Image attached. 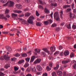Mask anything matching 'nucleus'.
<instances>
[{
  "label": "nucleus",
  "instance_id": "20",
  "mask_svg": "<svg viewBox=\"0 0 76 76\" xmlns=\"http://www.w3.org/2000/svg\"><path fill=\"white\" fill-rule=\"evenodd\" d=\"M43 50V51H44L45 52H46V53H48V54H50V52L48 51V50H47V48H44L42 49Z\"/></svg>",
  "mask_w": 76,
  "mask_h": 76
},
{
  "label": "nucleus",
  "instance_id": "57",
  "mask_svg": "<svg viewBox=\"0 0 76 76\" xmlns=\"http://www.w3.org/2000/svg\"><path fill=\"white\" fill-rule=\"evenodd\" d=\"M9 4V1H8L7 3L3 5L4 6H7V5Z\"/></svg>",
  "mask_w": 76,
  "mask_h": 76
},
{
  "label": "nucleus",
  "instance_id": "22",
  "mask_svg": "<svg viewBox=\"0 0 76 76\" xmlns=\"http://www.w3.org/2000/svg\"><path fill=\"white\" fill-rule=\"evenodd\" d=\"M35 58V56H33L31 57V60H30V62H33L34 61V59Z\"/></svg>",
  "mask_w": 76,
  "mask_h": 76
},
{
  "label": "nucleus",
  "instance_id": "49",
  "mask_svg": "<svg viewBox=\"0 0 76 76\" xmlns=\"http://www.w3.org/2000/svg\"><path fill=\"white\" fill-rule=\"evenodd\" d=\"M16 58H11V61H15L16 60Z\"/></svg>",
  "mask_w": 76,
  "mask_h": 76
},
{
  "label": "nucleus",
  "instance_id": "18",
  "mask_svg": "<svg viewBox=\"0 0 76 76\" xmlns=\"http://www.w3.org/2000/svg\"><path fill=\"white\" fill-rule=\"evenodd\" d=\"M14 13H22V11L18 10H14Z\"/></svg>",
  "mask_w": 76,
  "mask_h": 76
},
{
  "label": "nucleus",
  "instance_id": "59",
  "mask_svg": "<svg viewBox=\"0 0 76 76\" xmlns=\"http://www.w3.org/2000/svg\"><path fill=\"white\" fill-rule=\"evenodd\" d=\"M19 17H23V16H24V14H21L20 15H19Z\"/></svg>",
  "mask_w": 76,
  "mask_h": 76
},
{
  "label": "nucleus",
  "instance_id": "45",
  "mask_svg": "<svg viewBox=\"0 0 76 76\" xmlns=\"http://www.w3.org/2000/svg\"><path fill=\"white\" fill-rule=\"evenodd\" d=\"M36 16H39V14L38 13V11H36Z\"/></svg>",
  "mask_w": 76,
  "mask_h": 76
},
{
  "label": "nucleus",
  "instance_id": "15",
  "mask_svg": "<svg viewBox=\"0 0 76 76\" xmlns=\"http://www.w3.org/2000/svg\"><path fill=\"white\" fill-rule=\"evenodd\" d=\"M6 48L7 49V50H8L9 52H10L12 51V49L10 48V47L9 46H6Z\"/></svg>",
  "mask_w": 76,
  "mask_h": 76
},
{
  "label": "nucleus",
  "instance_id": "36",
  "mask_svg": "<svg viewBox=\"0 0 76 76\" xmlns=\"http://www.w3.org/2000/svg\"><path fill=\"white\" fill-rule=\"evenodd\" d=\"M46 69L47 71H50V70H51V68H50L49 66H48L46 67Z\"/></svg>",
  "mask_w": 76,
  "mask_h": 76
},
{
  "label": "nucleus",
  "instance_id": "47",
  "mask_svg": "<svg viewBox=\"0 0 76 76\" xmlns=\"http://www.w3.org/2000/svg\"><path fill=\"white\" fill-rule=\"evenodd\" d=\"M72 28H73L74 29H76V26L73 24L72 26Z\"/></svg>",
  "mask_w": 76,
  "mask_h": 76
},
{
  "label": "nucleus",
  "instance_id": "32",
  "mask_svg": "<svg viewBox=\"0 0 76 76\" xmlns=\"http://www.w3.org/2000/svg\"><path fill=\"white\" fill-rule=\"evenodd\" d=\"M31 14L30 13L27 12L25 14V16H29Z\"/></svg>",
  "mask_w": 76,
  "mask_h": 76
},
{
  "label": "nucleus",
  "instance_id": "6",
  "mask_svg": "<svg viewBox=\"0 0 76 76\" xmlns=\"http://www.w3.org/2000/svg\"><path fill=\"white\" fill-rule=\"evenodd\" d=\"M36 68L38 71H42V68L41 66L40 65H37Z\"/></svg>",
  "mask_w": 76,
  "mask_h": 76
},
{
  "label": "nucleus",
  "instance_id": "14",
  "mask_svg": "<svg viewBox=\"0 0 76 76\" xmlns=\"http://www.w3.org/2000/svg\"><path fill=\"white\" fill-rule=\"evenodd\" d=\"M44 12L46 13H50V11L47 8H45Z\"/></svg>",
  "mask_w": 76,
  "mask_h": 76
},
{
  "label": "nucleus",
  "instance_id": "29",
  "mask_svg": "<svg viewBox=\"0 0 76 76\" xmlns=\"http://www.w3.org/2000/svg\"><path fill=\"white\" fill-rule=\"evenodd\" d=\"M36 25L37 26H41V23L40 22H37L36 23Z\"/></svg>",
  "mask_w": 76,
  "mask_h": 76
},
{
  "label": "nucleus",
  "instance_id": "4",
  "mask_svg": "<svg viewBox=\"0 0 76 76\" xmlns=\"http://www.w3.org/2000/svg\"><path fill=\"white\" fill-rule=\"evenodd\" d=\"M70 61V60L69 59H67L65 60L62 61V63L64 64H66V63H69Z\"/></svg>",
  "mask_w": 76,
  "mask_h": 76
},
{
  "label": "nucleus",
  "instance_id": "1",
  "mask_svg": "<svg viewBox=\"0 0 76 76\" xmlns=\"http://www.w3.org/2000/svg\"><path fill=\"white\" fill-rule=\"evenodd\" d=\"M53 16L54 19L56 20L60 21V17H59V14H58V12H56L54 13Z\"/></svg>",
  "mask_w": 76,
  "mask_h": 76
},
{
  "label": "nucleus",
  "instance_id": "12",
  "mask_svg": "<svg viewBox=\"0 0 76 76\" xmlns=\"http://www.w3.org/2000/svg\"><path fill=\"white\" fill-rule=\"evenodd\" d=\"M10 67V64H6L4 66V68L7 69H8V67Z\"/></svg>",
  "mask_w": 76,
  "mask_h": 76
},
{
  "label": "nucleus",
  "instance_id": "33",
  "mask_svg": "<svg viewBox=\"0 0 76 76\" xmlns=\"http://www.w3.org/2000/svg\"><path fill=\"white\" fill-rule=\"evenodd\" d=\"M0 1L2 3H5L7 2V0H1Z\"/></svg>",
  "mask_w": 76,
  "mask_h": 76
},
{
  "label": "nucleus",
  "instance_id": "9",
  "mask_svg": "<svg viewBox=\"0 0 76 76\" xmlns=\"http://www.w3.org/2000/svg\"><path fill=\"white\" fill-rule=\"evenodd\" d=\"M9 3L10 5H9V6H10V7H13V6H14V4L13 2L11 1H10Z\"/></svg>",
  "mask_w": 76,
  "mask_h": 76
},
{
  "label": "nucleus",
  "instance_id": "23",
  "mask_svg": "<svg viewBox=\"0 0 76 76\" xmlns=\"http://www.w3.org/2000/svg\"><path fill=\"white\" fill-rule=\"evenodd\" d=\"M34 51L36 53H40V51H41L40 50L38 49H34Z\"/></svg>",
  "mask_w": 76,
  "mask_h": 76
},
{
  "label": "nucleus",
  "instance_id": "28",
  "mask_svg": "<svg viewBox=\"0 0 76 76\" xmlns=\"http://www.w3.org/2000/svg\"><path fill=\"white\" fill-rule=\"evenodd\" d=\"M21 55L23 57H27V56H28V55H27V54L26 53H23Z\"/></svg>",
  "mask_w": 76,
  "mask_h": 76
},
{
  "label": "nucleus",
  "instance_id": "55",
  "mask_svg": "<svg viewBox=\"0 0 76 76\" xmlns=\"http://www.w3.org/2000/svg\"><path fill=\"white\" fill-rule=\"evenodd\" d=\"M60 28L57 27L56 29V31H60Z\"/></svg>",
  "mask_w": 76,
  "mask_h": 76
},
{
  "label": "nucleus",
  "instance_id": "5",
  "mask_svg": "<svg viewBox=\"0 0 76 76\" xmlns=\"http://www.w3.org/2000/svg\"><path fill=\"white\" fill-rule=\"evenodd\" d=\"M41 61V59L40 58L37 59L34 62V64H37L39 63Z\"/></svg>",
  "mask_w": 76,
  "mask_h": 76
},
{
  "label": "nucleus",
  "instance_id": "39",
  "mask_svg": "<svg viewBox=\"0 0 76 76\" xmlns=\"http://www.w3.org/2000/svg\"><path fill=\"white\" fill-rule=\"evenodd\" d=\"M74 56V53H72L70 55V57L71 58L73 57Z\"/></svg>",
  "mask_w": 76,
  "mask_h": 76
},
{
  "label": "nucleus",
  "instance_id": "44",
  "mask_svg": "<svg viewBox=\"0 0 76 76\" xmlns=\"http://www.w3.org/2000/svg\"><path fill=\"white\" fill-rule=\"evenodd\" d=\"M67 28L68 29H70L71 27L70 26V24H69L67 26Z\"/></svg>",
  "mask_w": 76,
  "mask_h": 76
},
{
  "label": "nucleus",
  "instance_id": "58",
  "mask_svg": "<svg viewBox=\"0 0 76 76\" xmlns=\"http://www.w3.org/2000/svg\"><path fill=\"white\" fill-rule=\"evenodd\" d=\"M48 21H49L50 23H52L53 22V20H52L51 19L48 20Z\"/></svg>",
  "mask_w": 76,
  "mask_h": 76
},
{
  "label": "nucleus",
  "instance_id": "41",
  "mask_svg": "<svg viewBox=\"0 0 76 76\" xmlns=\"http://www.w3.org/2000/svg\"><path fill=\"white\" fill-rule=\"evenodd\" d=\"M14 68L15 71H17L19 70V68H18L16 66L14 67Z\"/></svg>",
  "mask_w": 76,
  "mask_h": 76
},
{
  "label": "nucleus",
  "instance_id": "62",
  "mask_svg": "<svg viewBox=\"0 0 76 76\" xmlns=\"http://www.w3.org/2000/svg\"><path fill=\"white\" fill-rule=\"evenodd\" d=\"M23 74H24V73L23 72H21V73L20 76H25V75H23Z\"/></svg>",
  "mask_w": 76,
  "mask_h": 76
},
{
  "label": "nucleus",
  "instance_id": "26",
  "mask_svg": "<svg viewBox=\"0 0 76 76\" xmlns=\"http://www.w3.org/2000/svg\"><path fill=\"white\" fill-rule=\"evenodd\" d=\"M25 61L23 60H21L20 61H19L18 62V64H22V63H23V62Z\"/></svg>",
  "mask_w": 76,
  "mask_h": 76
},
{
  "label": "nucleus",
  "instance_id": "46",
  "mask_svg": "<svg viewBox=\"0 0 76 76\" xmlns=\"http://www.w3.org/2000/svg\"><path fill=\"white\" fill-rule=\"evenodd\" d=\"M67 1V4H70V3H71V0H66Z\"/></svg>",
  "mask_w": 76,
  "mask_h": 76
},
{
  "label": "nucleus",
  "instance_id": "8",
  "mask_svg": "<svg viewBox=\"0 0 76 76\" xmlns=\"http://www.w3.org/2000/svg\"><path fill=\"white\" fill-rule=\"evenodd\" d=\"M31 71L32 72H37L35 67H34L32 66H31Z\"/></svg>",
  "mask_w": 76,
  "mask_h": 76
},
{
  "label": "nucleus",
  "instance_id": "13",
  "mask_svg": "<svg viewBox=\"0 0 76 76\" xmlns=\"http://www.w3.org/2000/svg\"><path fill=\"white\" fill-rule=\"evenodd\" d=\"M51 6L54 7H57V4L56 2L52 3L51 4Z\"/></svg>",
  "mask_w": 76,
  "mask_h": 76
},
{
  "label": "nucleus",
  "instance_id": "3",
  "mask_svg": "<svg viewBox=\"0 0 76 76\" xmlns=\"http://www.w3.org/2000/svg\"><path fill=\"white\" fill-rule=\"evenodd\" d=\"M10 57L8 56V55H4L3 56H1L0 57V60H4V58L5 60H9Z\"/></svg>",
  "mask_w": 76,
  "mask_h": 76
},
{
  "label": "nucleus",
  "instance_id": "2",
  "mask_svg": "<svg viewBox=\"0 0 76 76\" xmlns=\"http://www.w3.org/2000/svg\"><path fill=\"white\" fill-rule=\"evenodd\" d=\"M35 19V18L33 16L31 15L29 18L27 20V22L30 24H32L33 23V20Z\"/></svg>",
  "mask_w": 76,
  "mask_h": 76
},
{
  "label": "nucleus",
  "instance_id": "61",
  "mask_svg": "<svg viewBox=\"0 0 76 76\" xmlns=\"http://www.w3.org/2000/svg\"><path fill=\"white\" fill-rule=\"evenodd\" d=\"M73 68L74 69H76V64H75L74 65Z\"/></svg>",
  "mask_w": 76,
  "mask_h": 76
},
{
  "label": "nucleus",
  "instance_id": "64",
  "mask_svg": "<svg viewBox=\"0 0 76 76\" xmlns=\"http://www.w3.org/2000/svg\"><path fill=\"white\" fill-rule=\"evenodd\" d=\"M73 12L75 13H76V9H74L73 10Z\"/></svg>",
  "mask_w": 76,
  "mask_h": 76
},
{
  "label": "nucleus",
  "instance_id": "34",
  "mask_svg": "<svg viewBox=\"0 0 76 76\" xmlns=\"http://www.w3.org/2000/svg\"><path fill=\"white\" fill-rule=\"evenodd\" d=\"M42 55L43 56V57H45L47 55H46V53H45L44 52H42Z\"/></svg>",
  "mask_w": 76,
  "mask_h": 76
},
{
  "label": "nucleus",
  "instance_id": "19",
  "mask_svg": "<svg viewBox=\"0 0 76 76\" xmlns=\"http://www.w3.org/2000/svg\"><path fill=\"white\" fill-rule=\"evenodd\" d=\"M57 73L58 76H61L63 75V72L60 71H58Z\"/></svg>",
  "mask_w": 76,
  "mask_h": 76
},
{
  "label": "nucleus",
  "instance_id": "24",
  "mask_svg": "<svg viewBox=\"0 0 76 76\" xmlns=\"http://www.w3.org/2000/svg\"><path fill=\"white\" fill-rule=\"evenodd\" d=\"M49 23H50L48 21H46L44 22V24L45 25H48Z\"/></svg>",
  "mask_w": 76,
  "mask_h": 76
},
{
  "label": "nucleus",
  "instance_id": "11",
  "mask_svg": "<svg viewBox=\"0 0 76 76\" xmlns=\"http://www.w3.org/2000/svg\"><path fill=\"white\" fill-rule=\"evenodd\" d=\"M16 7L19 9H21L22 8V6L20 4H16Z\"/></svg>",
  "mask_w": 76,
  "mask_h": 76
},
{
  "label": "nucleus",
  "instance_id": "48",
  "mask_svg": "<svg viewBox=\"0 0 76 76\" xmlns=\"http://www.w3.org/2000/svg\"><path fill=\"white\" fill-rule=\"evenodd\" d=\"M71 10V8H68L66 10V12H69Z\"/></svg>",
  "mask_w": 76,
  "mask_h": 76
},
{
  "label": "nucleus",
  "instance_id": "53",
  "mask_svg": "<svg viewBox=\"0 0 76 76\" xmlns=\"http://www.w3.org/2000/svg\"><path fill=\"white\" fill-rule=\"evenodd\" d=\"M63 47L61 46H60L59 47V50H61V49H63Z\"/></svg>",
  "mask_w": 76,
  "mask_h": 76
},
{
  "label": "nucleus",
  "instance_id": "60",
  "mask_svg": "<svg viewBox=\"0 0 76 76\" xmlns=\"http://www.w3.org/2000/svg\"><path fill=\"white\" fill-rule=\"evenodd\" d=\"M60 25L61 26H63L64 25V22H62L61 23Z\"/></svg>",
  "mask_w": 76,
  "mask_h": 76
},
{
  "label": "nucleus",
  "instance_id": "56",
  "mask_svg": "<svg viewBox=\"0 0 76 76\" xmlns=\"http://www.w3.org/2000/svg\"><path fill=\"white\" fill-rule=\"evenodd\" d=\"M6 17H7V18H9L10 17V15H9L6 14V15L5 16Z\"/></svg>",
  "mask_w": 76,
  "mask_h": 76
},
{
  "label": "nucleus",
  "instance_id": "52",
  "mask_svg": "<svg viewBox=\"0 0 76 76\" xmlns=\"http://www.w3.org/2000/svg\"><path fill=\"white\" fill-rule=\"evenodd\" d=\"M20 56V54L19 53H17L16 54H15V57H19Z\"/></svg>",
  "mask_w": 76,
  "mask_h": 76
},
{
  "label": "nucleus",
  "instance_id": "40",
  "mask_svg": "<svg viewBox=\"0 0 76 76\" xmlns=\"http://www.w3.org/2000/svg\"><path fill=\"white\" fill-rule=\"evenodd\" d=\"M71 6L72 7V9H73L74 8V7L75 6V4L74 3L72 4L71 5Z\"/></svg>",
  "mask_w": 76,
  "mask_h": 76
},
{
  "label": "nucleus",
  "instance_id": "31",
  "mask_svg": "<svg viewBox=\"0 0 76 76\" xmlns=\"http://www.w3.org/2000/svg\"><path fill=\"white\" fill-rule=\"evenodd\" d=\"M25 60L26 61V63H28V62H29V60H30V58H26L25 59Z\"/></svg>",
  "mask_w": 76,
  "mask_h": 76
},
{
  "label": "nucleus",
  "instance_id": "37",
  "mask_svg": "<svg viewBox=\"0 0 76 76\" xmlns=\"http://www.w3.org/2000/svg\"><path fill=\"white\" fill-rule=\"evenodd\" d=\"M26 72H31V69L29 68L27 69L26 70Z\"/></svg>",
  "mask_w": 76,
  "mask_h": 76
},
{
  "label": "nucleus",
  "instance_id": "7",
  "mask_svg": "<svg viewBox=\"0 0 76 76\" xmlns=\"http://www.w3.org/2000/svg\"><path fill=\"white\" fill-rule=\"evenodd\" d=\"M0 19H4L5 20H7V18L4 17L3 14H0Z\"/></svg>",
  "mask_w": 76,
  "mask_h": 76
},
{
  "label": "nucleus",
  "instance_id": "42",
  "mask_svg": "<svg viewBox=\"0 0 76 76\" xmlns=\"http://www.w3.org/2000/svg\"><path fill=\"white\" fill-rule=\"evenodd\" d=\"M59 54V52L57 51L55 52V53H54V56H56V55H57Z\"/></svg>",
  "mask_w": 76,
  "mask_h": 76
},
{
  "label": "nucleus",
  "instance_id": "21",
  "mask_svg": "<svg viewBox=\"0 0 76 76\" xmlns=\"http://www.w3.org/2000/svg\"><path fill=\"white\" fill-rule=\"evenodd\" d=\"M12 18H16L18 17V15L13 13L12 14Z\"/></svg>",
  "mask_w": 76,
  "mask_h": 76
},
{
  "label": "nucleus",
  "instance_id": "30",
  "mask_svg": "<svg viewBox=\"0 0 76 76\" xmlns=\"http://www.w3.org/2000/svg\"><path fill=\"white\" fill-rule=\"evenodd\" d=\"M9 10L6 9L5 11V14L6 15H8V14L9 13Z\"/></svg>",
  "mask_w": 76,
  "mask_h": 76
},
{
  "label": "nucleus",
  "instance_id": "25",
  "mask_svg": "<svg viewBox=\"0 0 76 76\" xmlns=\"http://www.w3.org/2000/svg\"><path fill=\"white\" fill-rule=\"evenodd\" d=\"M58 68H59V64H57L56 67L54 68V69L55 70H58Z\"/></svg>",
  "mask_w": 76,
  "mask_h": 76
},
{
  "label": "nucleus",
  "instance_id": "10",
  "mask_svg": "<svg viewBox=\"0 0 76 76\" xmlns=\"http://www.w3.org/2000/svg\"><path fill=\"white\" fill-rule=\"evenodd\" d=\"M50 50L51 51L53 52L56 51V47L55 46H52L50 47Z\"/></svg>",
  "mask_w": 76,
  "mask_h": 76
},
{
  "label": "nucleus",
  "instance_id": "63",
  "mask_svg": "<svg viewBox=\"0 0 76 76\" xmlns=\"http://www.w3.org/2000/svg\"><path fill=\"white\" fill-rule=\"evenodd\" d=\"M26 76H32V75L31 74H28Z\"/></svg>",
  "mask_w": 76,
  "mask_h": 76
},
{
  "label": "nucleus",
  "instance_id": "43",
  "mask_svg": "<svg viewBox=\"0 0 76 76\" xmlns=\"http://www.w3.org/2000/svg\"><path fill=\"white\" fill-rule=\"evenodd\" d=\"M57 26V24H55V23L53 24L51 26L52 27H56Z\"/></svg>",
  "mask_w": 76,
  "mask_h": 76
},
{
  "label": "nucleus",
  "instance_id": "27",
  "mask_svg": "<svg viewBox=\"0 0 76 76\" xmlns=\"http://www.w3.org/2000/svg\"><path fill=\"white\" fill-rule=\"evenodd\" d=\"M29 64H28V63L27 62H26L24 65V67H25V68H26V67H28L29 66Z\"/></svg>",
  "mask_w": 76,
  "mask_h": 76
},
{
  "label": "nucleus",
  "instance_id": "16",
  "mask_svg": "<svg viewBox=\"0 0 76 76\" xmlns=\"http://www.w3.org/2000/svg\"><path fill=\"white\" fill-rule=\"evenodd\" d=\"M69 14L70 19H71V20L73 19V14H72L71 12H70Z\"/></svg>",
  "mask_w": 76,
  "mask_h": 76
},
{
  "label": "nucleus",
  "instance_id": "50",
  "mask_svg": "<svg viewBox=\"0 0 76 76\" xmlns=\"http://www.w3.org/2000/svg\"><path fill=\"white\" fill-rule=\"evenodd\" d=\"M39 8H40V9H44L43 7L41 5L39 6Z\"/></svg>",
  "mask_w": 76,
  "mask_h": 76
},
{
  "label": "nucleus",
  "instance_id": "38",
  "mask_svg": "<svg viewBox=\"0 0 76 76\" xmlns=\"http://www.w3.org/2000/svg\"><path fill=\"white\" fill-rule=\"evenodd\" d=\"M5 75V74H4L1 72H0V76H4Z\"/></svg>",
  "mask_w": 76,
  "mask_h": 76
},
{
  "label": "nucleus",
  "instance_id": "54",
  "mask_svg": "<svg viewBox=\"0 0 76 76\" xmlns=\"http://www.w3.org/2000/svg\"><path fill=\"white\" fill-rule=\"evenodd\" d=\"M49 66L50 67H53V63H49Z\"/></svg>",
  "mask_w": 76,
  "mask_h": 76
},
{
  "label": "nucleus",
  "instance_id": "35",
  "mask_svg": "<svg viewBox=\"0 0 76 76\" xmlns=\"http://www.w3.org/2000/svg\"><path fill=\"white\" fill-rule=\"evenodd\" d=\"M52 76H57L56 73L55 72H53L52 73Z\"/></svg>",
  "mask_w": 76,
  "mask_h": 76
},
{
  "label": "nucleus",
  "instance_id": "51",
  "mask_svg": "<svg viewBox=\"0 0 76 76\" xmlns=\"http://www.w3.org/2000/svg\"><path fill=\"white\" fill-rule=\"evenodd\" d=\"M48 76V74L47 73L45 72L43 74V76Z\"/></svg>",
  "mask_w": 76,
  "mask_h": 76
},
{
  "label": "nucleus",
  "instance_id": "17",
  "mask_svg": "<svg viewBox=\"0 0 76 76\" xmlns=\"http://www.w3.org/2000/svg\"><path fill=\"white\" fill-rule=\"evenodd\" d=\"M69 54V52L68 50L65 51L64 52V55L65 56H67Z\"/></svg>",
  "mask_w": 76,
  "mask_h": 76
}]
</instances>
